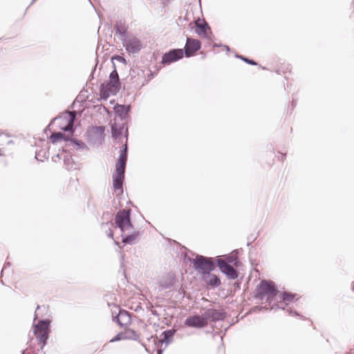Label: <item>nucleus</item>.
I'll return each instance as SVG.
<instances>
[{
  "label": "nucleus",
  "mask_w": 354,
  "mask_h": 354,
  "mask_svg": "<svg viewBox=\"0 0 354 354\" xmlns=\"http://www.w3.org/2000/svg\"><path fill=\"white\" fill-rule=\"evenodd\" d=\"M113 59H115V60H118V62L124 64H127V61L126 59L122 57V56H120V55H115V57H113Z\"/></svg>",
  "instance_id": "nucleus-34"
},
{
  "label": "nucleus",
  "mask_w": 354,
  "mask_h": 354,
  "mask_svg": "<svg viewBox=\"0 0 354 354\" xmlns=\"http://www.w3.org/2000/svg\"><path fill=\"white\" fill-rule=\"evenodd\" d=\"M184 53L181 48H174L163 54L161 63L163 65H168L177 62L183 57Z\"/></svg>",
  "instance_id": "nucleus-7"
},
{
  "label": "nucleus",
  "mask_w": 354,
  "mask_h": 354,
  "mask_svg": "<svg viewBox=\"0 0 354 354\" xmlns=\"http://www.w3.org/2000/svg\"><path fill=\"white\" fill-rule=\"evenodd\" d=\"M204 280L207 284L212 287H218L221 284L220 279L215 274H210V272L204 277Z\"/></svg>",
  "instance_id": "nucleus-21"
},
{
  "label": "nucleus",
  "mask_w": 354,
  "mask_h": 354,
  "mask_svg": "<svg viewBox=\"0 0 354 354\" xmlns=\"http://www.w3.org/2000/svg\"><path fill=\"white\" fill-rule=\"evenodd\" d=\"M127 145L125 144L123 146V149L120 151L118 162L115 165V168L125 170L127 161Z\"/></svg>",
  "instance_id": "nucleus-17"
},
{
  "label": "nucleus",
  "mask_w": 354,
  "mask_h": 354,
  "mask_svg": "<svg viewBox=\"0 0 354 354\" xmlns=\"http://www.w3.org/2000/svg\"><path fill=\"white\" fill-rule=\"evenodd\" d=\"M77 113L75 111H66L62 113L57 117H55L53 122H59V128L64 131L73 133L74 131V123L76 119Z\"/></svg>",
  "instance_id": "nucleus-4"
},
{
  "label": "nucleus",
  "mask_w": 354,
  "mask_h": 354,
  "mask_svg": "<svg viewBox=\"0 0 354 354\" xmlns=\"http://www.w3.org/2000/svg\"><path fill=\"white\" fill-rule=\"evenodd\" d=\"M115 34L119 36V39L123 41L127 38V27L121 22H117L114 26Z\"/></svg>",
  "instance_id": "nucleus-19"
},
{
  "label": "nucleus",
  "mask_w": 354,
  "mask_h": 354,
  "mask_svg": "<svg viewBox=\"0 0 354 354\" xmlns=\"http://www.w3.org/2000/svg\"><path fill=\"white\" fill-rule=\"evenodd\" d=\"M57 157L58 158H61V157H60V155H59V154H57Z\"/></svg>",
  "instance_id": "nucleus-42"
},
{
  "label": "nucleus",
  "mask_w": 354,
  "mask_h": 354,
  "mask_svg": "<svg viewBox=\"0 0 354 354\" xmlns=\"http://www.w3.org/2000/svg\"><path fill=\"white\" fill-rule=\"evenodd\" d=\"M216 263L220 270L230 279H235L238 277V272L232 266L228 264L226 261L223 260L222 257H218L216 259Z\"/></svg>",
  "instance_id": "nucleus-8"
},
{
  "label": "nucleus",
  "mask_w": 354,
  "mask_h": 354,
  "mask_svg": "<svg viewBox=\"0 0 354 354\" xmlns=\"http://www.w3.org/2000/svg\"><path fill=\"white\" fill-rule=\"evenodd\" d=\"M35 158H36L37 160H39V158H38V157H37V154H36V156H35Z\"/></svg>",
  "instance_id": "nucleus-44"
},
{
  "label": "nucleus",
  "mask_w": 354,
  "mask_h": 354,
  "mask_svg": "<svg viewBox=\"0 0 354 354\" xmlns=\"http://www.w3.org/2000/svg\"><path fill=\"white\" fill-rule=\"evenodd\" d=\"M353 292H354V287L353 288Z\"/></svg>",
  "instance_id": "nucleus-46"
},
{
  "label": "nucleus",
  "mask_w": 354,
  "mask_h": 354,
  "mask_svg": "<svg viewBox=\"0 0 354 354\" xmlns=\"http://www.w3.org/2000/svg\"><path fill=\"white\" fill-rule=\"evenodd\" d=\"M22 354H25V351H23Z\"/></svg>",
  "instance_id": "nucleus-45"
},
{
  "label": "nucleus",
  "mask_w": 354,
  "mask_h": 354,
  "mask_svg": "<svg viewBox=\"0 0 354 354\" xmlns=\"http://www.w3.org/2000/svg\"><path fill=\"white\" fill-rule=\"evenodd\" d=\"M122 42L126 50L131 54H136L139 53L142 48L141 41L139 39L136 37H128Z\"/></svg>",
  "instance_id": "nucleus-10"
},
{
  "label": "nucleus",
  "mask_w": 354,
  "mask_h": 354,
  "mask_svg": "<svg viewBox=\"0 0 354 354\" xmlns=\"http://www.w3.org/2000/svg\"><path fill=\"white\" fill-rule=\"evenodd\" d=\"M175 333V330H167L162 333V339H161L162 342L169 343L171 341Z\"/></svg>",
  "instance_id": "nucleus-23"
},
{
  "label": "nucleus",
  "mask_w": 354,
  "mask_h": 354,
  "mask_svg": "<svg viewBox=\"0 0 354 354\" xmlns=\"http://www.w3.org/2000/svg\"><path fill=\"white\" fill-rule=\"evenodd\" d=\"M140 236V232L138 231H135L132 232L130 234H128L127 236H123V234L122 233V243L124 244H129L133 245L135 244L136 242L137 239Z\"/></svg>",
  "instance_id": "nucleus-20"
},
{
  "label": "nucleus",
  "mask_w": 354,
  "mask_h": 354,
  "mask_svg": "<svg viewBox=\"0 0 354 354\" xmlns=\"http://www.w3.org/2000/svg\"><path fill=\"white\" fill-rule=\"evenodd\" d=\"M113 320L122 327L127 326L131 322L130 313L125 310H120L118 315L114 317Z\"/></svg>",
  "instance_id": "nucleus-14"
},
{
  "label": "nucleus",
  "mask_w": 354,
  "mask_h": 354,
  "mask_svg": "<svg viewBox=\"0 0 354 354\" xmlns=\"http://www.w3.org/2000/svg\"><path fill=\"white\" fill-rule=\"evenodd\" d=\"M208 322L205 318L204 316L202 315H193L188 317L185 321V324L189 327L201 328L207 325Z\"/></svg>",
  "instance_id": "nucleus-12"
},
{
  "label": "nucleus",
  "mask_w": 354,
  "mask_h": 354,
  "mask_svg": "<svg viewBox=\"0 0 354 354\" xmlns=\"http://www.w3.org/2000/svg\"><path fill=\"white\" fill-rule=\"evenodd\" d=\"M131 110L130 105L119 104H117L114 106V111L121 120H124L128 117L129 113Z\"/></svg>",
  "instance_id": "nucleus-16"
},
{
  "label": "nucleus",
  "mask_w": 354,
  "mask_h": 354,
  "mask_svg": "<svg viewBox=\"0 0 354 354\" xmlns=\"http://www.w3.org/2000/svg\"><path fill=\"white\" fill-rule=\"evenodd\" d=\"M64 165L66 166V169L70 170L73 167V162L71 159V157L69 156H64Z\"/></svg>",
  "instance_id": "nucleus-28"
},
{
  "label": "nucleus",
  "mask_w": 354,
  "mask_h": 354,
  "mask_svg": "<svg viewBox=\"0 0 354 354\" xmlns=\"http://www.w3.org/2000/svg\"><path fill=\"white\" fill-rule=\"evenodd\" d=\"M214 46H216V47H218V46H220V45H218V44H215Z\"/></svg>",
  "instance_id": "nucleus-41"
},
{
  "label": "nucleus",
  "mask_w": 354,
  "mask_h": 354,
  "mask_svg": "<svg viewBox=\"0 0 354 354\" xmlns=\"http://www.w3.org/2000/svg\"><path fill=\"white\" fill-rule=\"evenodd\" d=\"M50 324V320L41 319L34 326V333L39 342V344H40L41 354H44L42 350L46 344L47 339H48Z\"/></svg>",
  "instance_id": "nucleus-3"
},
{
  "label": "nucleus",
  "mask_w": 354,
  "mask_h": 354,
  "mask_svg": "<svg viewBox=\"0 0 354 354\" xmlns=\"http://www.w3.org/2000/svg\"><path fill=\"white\" fill-rule=\"evenodd\" d=\"M10 266V263L9 262L6 263L1 270V273L4 271V270L6 269L7 266Z\"/></svg>",
  "instance_id": "nucleus-35"
},
{
  "label": "nucleus",
  "mask_w": 354,
  "mask_h": 354,
  "mask_svg": "<svg viewBox=\"0 0 354 354\" xmlns=\"http://www.w3.org/2000/svg\"><path fill=\"white\" fill-rule=\"evenodd\" d=\"M123 333L125 339L138 340L139 339V335L134 330L128 329Z\"/></svg>",
  "instance_id": "nucleus-24"
},
{
  "label": "nucleus",
  "mask_w": 354,
  "mask_h": 354,
  "mask_svg": "<svg viewBox=\"0 0 354 354\" xmlns=\"http://www.w3.org/2000/svg\"><path fill=\"white\" fill-rule=\"evenodd\" d=\"M195 32L201 37L208 38V33H211L210 27L205 21L201 24L198 21H196Z\"/></svg>",
  "instance_id": "nucleus-15"
},
{
  "label": "nucleus",
  "mask_w": 354,
  "mask_h": 354,
  "mask_svg": "<svg viewBox=\"0 0 354 354\" xmlns=\"http://www.w3.org/2000/svg\"><path fill=\"white\" fill-rule=\"evenodd\" d=\"M158 354H162V351L161 350H158Z\"/></svg>",
  "instance_id": "nucleus-38"
},
{
  "label": "nucleus",
  "mask_w": 354,
  "mask_h": 354,
  "mask_svg": "<svg viewBox=\"0 0 354 354\" xmlns=\"http://www.w3.org/2000/svg\"><path fill=\"white\" fill-rule=\"evenodd\" d=\"M122 339H125L123 332L118 333L114 337H113L110 342H115Z\"/></svg>",
  "instance_id": "nucleus-32"
},
{
  "label": "nucleus",
  "mask_w": 354,
  "mask_h": 354,
  "mask_svg": "<svg viewBox=\"0 0 354 354\" xmlns=\"http://www.w3.org/2000/svg\"><path fill=\"white\" fill-rule=\"evenodd\" d=\"M35 1H36V0H32V1H31V3H30V4L34 3V2H35Z\"/></svg>",
  "instance_id": "nucleus-43"
},
{
  "label": "nucleus",
  "mask_w": 354,
  "mask_h": 354,
  "mask_svg": "<svg viewBox=\"0 0 354 354\" xmlns=\"http://www.w3.org/2000/svg\"><path fill=\"white\" fill-rule=\"evenodd\" d=\"M223 46L225 47V50H226L227 52H228V51H230V47H229L228 46Z\"/></svg>",
  "instance_id": "nucleus-36"
},
{
  "label": "nucleus",
  "mask_w": 354,
  "mask_h": 354,
  "mask_svg": "<svg viewBox=\"0 0 354 354\" xmlns=\"http://www.w3.org/2000/svg\"><path fill=\"white\" fill-rule=\"evenodd\" d=\"M223 261H226L228 264L234 263L236 264L237 263V257L234 256L227 255L225 257H222Z\"/></svg>",
  "instance_id": "nucleus-29"
},
{
  "label": "nucleus",
  "mask_w": 354,
  "mask_h": 354,
  "mask_svg": "<svg viewBox=\"0 0 354 354\" xmlns=\"http://www.w3.org/2000/svg\"><path fill=\"white\" fill-rule=\"evenodd\" d=\"M203 316L205 317L207 321L210 320L212 322H218L225 319L226 317V313L223 310L208 308L205 310Z\"/></svg>",
  "instance_id": "nucleus-11"
},
{
  "label": "nucleus",
  "mask_w": 354,
  "mask_h": 354,
  "mask_svg": "<svg viewBox=\"0 0 354 354\" xmlns=\"http://www.w3.org/2000/svg\"><path fill=\"white\" fill-rule=\"evenodd\" d=\"M278 294H279V291L274 282L263 279L257 288L255 297L260 300L266 299V302L270 304Z\"/></svg>",
  "instance_id": "nucleus-2"
},
{
  "label": "nucleus",
  "mask_w": 354,
  "mask_h": 354,
  "mask_svg": "<svg viewBox=\"0 0 354 354\" xmlns=\"http://www.w3.org/2000/svg\"><path fill=\"white\" fill-rule=\"evenodd\" d=\"M237 58H239L240 59L243 60V62L248 63V64H250V65H254V66H257V63L253 60V59H250L246 57H244L243 55H237L236 56Z\"/></svg>",
  "instance_id": "nucleus-31"
},
{
  "label": "nucleus",
  "mask_w": 354,
  "mask_h": 354,
  "mask_svg": "<svg viewBox=\"0 0 354 354\" xmlns=\"http://www.w3.org/2000/svg\"><path fill=\"white\" fill-rule=\"evenodd\" d=\"M70 140H71V142H73L74 144V145L75 146L76 149H87V146L82 140H77V139H71Z\"/></svg>",
  "instance_id": "nucleus-27"
},
{
  "label": "nucleus",
  "mask_w": 354,
  "mask_h": 354,
  "mask_svg": "<svg viewBox=\"0 0 354 354\" xmlns=\"http://www.w3.org/2000/svg\"><path fill=\"white\" fill-rule=\"evenodd\" d=\"M295 295V294L287 292L280 293L281 302L285 304V306H288L290 302H292L294 300Z\"/></svg>",
  "instance_id": "nucleus-22"
},
{
  "label": "nucleus",
  "mask_w": 354,
  "mask_h": 354,
  "mask_svg": "<svg viewBox=\"0 0 354 354\" xmlns=\"http://www.w3.org/2000/svg\"><path fill=\"white\" fill-rule=\"evenodd\" d=\"M124 169L115 168V171L113 175V189L115 192L120 191V194L123 192L122 186L124 179Z\"/></svg>",
  "instance_id": "nucleus-13"
},
{
  "label": "nucleus",
  "mask_w": 354,
  "mask_h": 354,
  "mask_svg": "<svg viewBox=\"0 0 354 354\" xmlns=\"http://www.w3.org/2000/svg\"><path fill=\"white\" fill-rule=\"evenodd\" d=\"M174 283V279L170 278L168 280H166L165 281H161L160 286L163 289L169 288L171 286H172Z\"/></svg>",
  "instance_id": "nucleus-30"
},
{
  "label": "nucleus",
  "mask_w": 354,
  "mask_h": 354,
  "mask_svg": "<svg viewBox=\"0 0 354 354\" xmlns=\"http://www.w3.org/2000/svg\"><path fill=\"white\" fill-rule=\"evenodd\" d=\"M109 223H103L102 224V226L103 227H108V229L106 230V235L107 236H109V238H113V230L111 229V227H109Z\"/></svg>",
  "instance_id": "nucleus-33"
},
{
  "label": "nucleus",
  "mask_w": 354,
  "mask_h": 354,
  "mask_svg": "<svg viewBox=\"0 0 354 354\" xmlns=\"http://www.w3.org/2000/svg\"><path fill=\"white\" fill-rule=\"evenodd\" d=\"M64 138V134L62 132L53 133L50 136V139L53 143L57 142Z\"/></svg>",
  "instance_id": "nucleus-26"
},
{
  "label": "nucleus",
  "mask_w": 354,
  "mask_h": 354,
  "mask_svg": "<svg viewBox=\"0 0 354 354\" xmlns=\"http://www.w3.org/2000/svg\"><path fill=\"white\" fill-rule=\"evenodd\" d=\"M275 308L282 309L283 310H286L288 313L289 315L301 317V315L298 313V312H297L296 310H294L291 308H286V306H282V304H276L272 307V309H274Z\"/></svg>",
  "instance_id": "nucleus-25"
},
{
  "label": "nucleus",
  "mask_w": 354,
  "mask_h": 354,
  "mask_svg": "<svg viewBox=\"0 0 354 354\" xmlns=\"http://www.w3.org/2000/svg\"><path fill=\"white\" fill-rule=\"evenodd\" d=\"M201 47V43L199 40L187 37L183 53L187 57H190L195 55Z\"/></svg>",
  "instance_id": "nucleus-9"
},
{
  "label": "nucleus",
  "mask_w": 354,
  "mask_h": 354,
  "mask_svg": "<svg viewBox=\"0 0 354 354\" xmlns=\"http://www.w3.org/2000/svg\"><path fill=\"white\" fill-rule=\"evenodd\" d=\"M192 263L194 269L203 274H209L215 269V263L212 258L202 255H197L196 258L193 259Z\"/></svg>",
  "instance_id": "nucleus-5"
},
{
  "label": "nucleus",
  "mask_w": 354,
  "mask_h": 354,
  "mask_svg": "<svg viewBox=\"0 0 354 354\" xmlns=\"http://www.w3.org/2000/svg\"><path fill=\"white\" fill-rule=\"evenodd\" d=\"M286 153H282V158H281V160H283L284 158H286Z\"/></svg>",
  "instance_id": "nucleus-37"
},
{
  "label": "nucleus",
  "mask_w": 354,
  "mask_h": 354,
  "mask_svg": "<svg viewBox=\"0 0 354 354\" xmlns=\"http://www.w3.org/2000/svg\"><path fill=\"white\" fill-rule=\"evenodd\" d=\"M125 128L124 124H118L114 122L111 124V134L113 138L118 139L122 135ZM126 132H127V128L126 127Z\"/></svg>",
  "instance_id": "nucleus-18"
},
{
  "label": "nucleus",
  "mask_w": 354,
  "mask_h": 354,
  "mask_svg": "<svg viewBox=\"0 0 354 354\" xmlns=\"http://www.w3.org/2000/svg\"><path fill=\"white\" fill-rule=\"evenodd\" d=\"M131 209H124L118 212L115 215V224L122 234L127 230L133 229V224L131 221Z\"/></svg>",
  "instance_id": "nucleus-6"
},
{
  "label": "nucleus",
  "mask_w": 354,
  "mask_h": 354,
  "mask_svg": "<svg viewBox=\"0 0 354 354\" xmlns=\"http://www.w3.org/2000/svg\"><path fill=\"white\" fill-rule=\"evenodd\" d=\"M114 69L109 75V80L102 84L100 88L101 97L106 100L111 95H115L120 88L119 75L113 64Z\"/></svg>",
  "instance_id": "nucleus-1"
},
{
  "label": "nucleus",
  "mask_w": 354,
  "mask_h": 354,
  "mask_svg": "<svg viewBox=\"0 0 354 354\" xmlns=\"http://www.w3.org/2000/svg\"><path fill=\"white\" fill-rule=\"evenodd\" d=\"M295 104H296V102H295L294 100H292V106H295Z\"/></svg>",
  "instance_id": "nucleus-39"
},
{
  "label": "nucleus",
  "mask_w": 354,
  "mask_h": 354,
  "mask_svg": "<svg viewBox=\"0 0 354 354\" xmlns=\"http://www.w3.org/2000/svg\"><path fill=\"white\" fill-rule=\"evenodd\" d=\"M75 101H76V100H75V101L73 102V103L72 104V105H71V107H72V108L73 107L74 104H75Z\"/></svg>",
  "instance_id": "nucleus-40"
}]
</instances>
